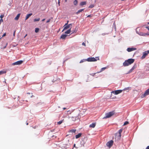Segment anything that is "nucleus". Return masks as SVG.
<instances>
[{"instance_id": "1", "label": "nucleus", "mask_w": 149, "mask_h": 149, "mask_svg": "<svg viewBox=\"0 0 149 149\" xmlns=\"http://www.w3.org/2000/svg\"><path fill=\"white\" fill-rule=\"evenodd\" d=\"M134 59L130 58L125 60L123 63V65L124 66H128L134 63Z\"/></svg>"}, {"instance_id": "2", "label": "nucleus", "mask_w": 149, "mask_h": 149, "mask_svg": "<svg viewBox=\"0 0 149 149\" xmlns=\"http://www.w3.org/2000/svg\"><path fill=\"white\" fill-rule=\"evenodd\" d=\"M95 58H97V59H96L94 57H89L87 58V59H86V61H87L88 62H92V61H96L97 60H99V57H96Z\"/></svg>"}, {"instance_id": "3", "label": "nucleus", "mask_w": 149, "mask_h": 149, "mask_svg": "<svg viewBox=\"0 0 149 149\" xmlns=\"http://www.w3.org/2000/svg\"><path fill=\"white\" fill-rule=\"evenodd\" d=\"M114 114V112L113 111H112L108 113H106L105 114V116L104 118H109L112 116H113Z\"/></svg>"}, {"instance_id": "4", "label": "nucleus", "mask_w": 149, "mask_h": 149, "mask_svg": "<svg viewBox=\"0 0 149 149\" xmlns=\"http://www.w3.org/2000/svg\"><path fill=\"white\" fill-rule=\"evenodd\" d=\"M71 26H72V24H70L68 25V23H66L63 26L64 28L62 31H63L64 30L67 29L71 27Z\"/></svg>"}, {"instance_id": "5", "label": "nucleus", "mask_w": 149, "mask_h": 149, "mask_svg": "<svg viewBox=\"0 0 149 149\" xmlns=\"http://www.w3.org/2000/svg\"><path fill=\"white\" fill-rule=\"evenodd\" d=\"M123 91V90H116V91H112L111 92V93H114L115 95H118V94L121 93Z\"/></svg>"}, {"instance_id": "6", "label": "nucleus", "mask_w": 149, "mask_h": 149, "mask_svg": "<svg viewBox=\"0 0 149 149\" xmlns=\"http://www.w3.org/2000/svg\"><path fill=\"white\" fill-rule=\"evenodd\" d=\"M113 140H111L108 142L106 144L107 146L109 147H111L113 145Z\"/></svg>"}, {"instance_id": "7", "label": "nucleus", "mask_w": 149, "mask_h": 149, "mask_svg": "<svg viewBox=\"0 0 149 149\" xmlns=\"http://www.w3.org/2000/svg\"><path fill=\"white\" fill-rule=\"evenodd\" d=\"M23 61L22 60L19 61L12 64L13 65H20L23 63Z\"/></svg>"}, {"instance_id": "8", "label": "nucleus", "mask_w": 149, "mask_h": 149, "mask_svg": "<svg viewBox=\"0 0 149 149\" xmlns=\"http://www.w3.org/2000/svg\"><path fill=\"white\" fill-rule=\"evenodd\" d=\"M149 53V51L148 50L146 51H145V52H143V55L142 56V58H144L145 57L147 56L148 54Z\"/></svg>"}, {"instance_id": "9", "label": "nucleus", "mask_w": 149, "mask_h": 149, "mask_svg": "<svg viewBox=\"0 0 149 149\" xmlns=\"http://www.w3.org/2000/svg\"><path fill=\"white\" fill-rule=\"evenodd\" d=\"M149 94V88L147 89L145 92V93L142 95V97H144L146 95Z\"/></svg>"}, {"instance_id": "10", "label": "nucleus", "mask_w": 149, "mask_h": 149, "mask_svg": "<svg viewBox=\"0 0 149 149\" xmlns=\"http://www.w3.org/2000/svg\"><path fill=\"white\" fill-rule=\"evenodd\" d=\"M136 49L135 48H133V47H129L127 49V51L129 52H131V51H134L135 50H136Z\"/></svg>"}, {"instance_id": "11", "label": "nucleus", "mask_w": 149, "mask_h": 149, "mask_svg": "<svg viewBox=\"0 0 149 149\" xmlns=\"http://www.w3.org/2000/svg\"><path fill=\"white\" fill-rule=\"evenodd\" d=\"M135 66L134 65L132 68L129 71H128L127 73L126 74H128L129 73H131L133 70H134V69L135 68Z\"/></svg>"}, {"instance_id": "12", "label": "nucleus", "mask_w": 149, "mask_h": 149, "mask_svg": "<svg viewBox=\"0 0 149 149\" xmlns=\"http://www.w3.org/2000/svg\"><path fill=\"white\" fill-rule=\"evenodd\" d=\"M70 118L73 121H75L76 120L78 119V117H71L69 118Z\"/></svg>"}, {"instance_id": "13", "label": "nucleus", "mask_w": 149, "mask_h": 149, "mask_svg": "<svg viewBox=\"0 0 149 149\" xmlns=\"http://www.w3.org/2000/svg\"><path fill=\"white\" fill-rule=\"evenodd\" d=\"M123 131V129H120L118 131V136L119 138H120L121 136V133Z\"/></svg>"}, {"instance_id": "14", "label": "nucleus", "mask_w": 149, "mask_h": 149, "mask_svg": "<svg viewBox=\"0 0 149 149\" xmlns=\"http://www.w3.org/2000/svg\"><path fill=\"white\" fill-rule=\"evenodd\" d=\"M138 34L141 36H146L147 33H143V32H139L138 33Z\"/></svg>"}, {"instance_id": "15", "label": "nucleus", "mask_w": 149, "mask_h": 149, "mask_svg": "<svg viewBox=\"0 0 149 149\" xmlns=\"http://www.w3.org/2000/svg\"><path fill=\"white\" fill-rule=\"evenodd\" d=\"M67 36V35L63 34L61 36L60 38L63 39H64L66 38Z\"/></svg>"}, {"instance_id": "16", "label": "nucleus", "mask_w": 149, "mask_h": 149, "mask_svg": "<svg viewBox=\"0 0 149 149\" xmlns=\"http://www.w3.org/2000/svg\"><path fill=\"white\" fill-rule=\"evenodd\" d=\"M96 125V123H92L89 125L90 127L94 128Z\"/></svg>"}, {"instance_id": "17", "label": "nucleus", "mask_w": 149, "mask_h": 149, "mask_svg": "<svg viewBox=\"0 0 149 149\" xmlns=\"http://www.w3.org/2000/svg\"><path fill=\"white\" fill-rule=\"evenodd\" d=\"M82 135L81 133H80L75 136L76 139H78Z\"/></svg>"}, {"instance_id": "18", "label": "nucleus", "mask_w": 149, "mask_h": 149, "mask_svg": "<svg viewBox=\"0 0 149 149\" xmlns=\"http://www.w3.org/2000/svg\"><path fill=\"white\" fill-rule=\"evenodd\" d=\"M20 13L18 14L17 15L16 17L15 18V20H17L20 17Z\"/></svg>"}, {"instance_id": "19", "label": "nucleus", "mask_w": 149, "mask_h": 149, "mask_svg": "<svg viewBox=\"0 0 149 149\" xmlns=\"http://www.w3.org/2000/svg\"><path fill=\"white\" fill-rule=\"evenodd\" d=\"M32 15V13H29L26 16V18L25 19V20H26L30 16H31Z\"/></svg>"}, {"instance_id": "20", "label": "nucleus", "mask_w": 149, "mask_h": 149, "mask_svg": "<svg viewBox=\"0 0 149 149\" xmlns=\"http://www.w3.org/2000/svg\"><path fill=\"white\" fill-rule=\"evenodd\" d=\"M86 1L81 2L80 3V5L81 6H82L86 5Z\"/></svg>"}, {"instance_id": "21", "label": "nucleus", "mask_w": 149, "mask_h": 149, "mask_svg": "<svg viewBox=\"0 0 149 149\" xmlns=\"http://www.w3.org/2000/svg\"><path fill=\"white\" fill-rule=\"evenodd\" d=\"M71 31V28L67 30L66 31H65V34H70Z\"/></svg>"}, {"instance_id": "22", "label": "nucleus", "mask_w": 149, "mask_h": 149, "mask_svg": "<svg viewBox=\"0 0 149 149\" xmlns=\"http://www.w3.org/2000/svg\"><path fill=\"white\" fill-rule=\"evenodd\" d=\"M84 10V9H81L80 10H78L77 12H76V14H78L79 13H80L81 12L83 11Z\"/></svg>"}, {"instance_id": "23", "label": "nucleus", "mask_w": 149, "mask_h": 149, "mask_svg": "<svg viewBox=\"0 0 149 149\" xmlns=\"http://www.w3.org/2000/svg\"><path fill=\"white\" fill-rule=\"evenodd\" d=\"M76 131V130L75 129H72L70 130L69 131V132H72V133H75Z\"/></svg>"}, {"instance_id": "24", "label": "nucleus", "mask_w": 149, "mask_h": 149, "mask_svg": "<svg viewBox=\"0 0 149 149\" xmlns=\"http://www.w3.org/2000/svg\"><path fill=\"white\" fill-rule=\"evenodd\" d=\"M6 71H0V75L4 73H6Z\"/></svg>"}, {"instance_id": "25", "label": "nucleus", "mask_w": 149, "mask_h": 149, "mask_svg": "<svg viewBox=\"0 0 149 149\" xmlns=\"http://www.w3.org/2000/svg\"><path fill=\"white\" fill-rule=\"evenodd\" d=\"M73 3H74V5H75V6L77 5L78 3L77 1V0H75L73 2Z\"/></svg>"}, {"instance_id": "26", "label": "nucleus", "mask_w": 149, "mask_h": 149, "mask_svg": "<svg viewBox=\"0 0 149 149\" xmlns=\"http://www.w3.org/2000/svg\"><path fill=\"white\" fill-rule=\"evenodd\" d=\"M106 68V67H104V68H102L101 69L100 71L99 72H98L97 73L100 72H102V71H103L104 70H105Z\"/></svg>"}, {"instance_id": "27", "label": "nucleus", "mask_w": 149, "mask_h": 149, "mask_svg": "<svg viewBox=\"0 0 149 149\" xmlns=\"http://www.w3.org/2000/svg\"><path fill=\"white\" fill-rule=\"evenodd\" d=\"M130 88H131V87H128L126 88H125L123 90V91L127 90H129L130 89Z\"/></svg>"}, {"instance_id": "28", "label": "nucleus", "mask_w": 149, "mask_h": 149, "mask_svg": "<svg viewBox=\"0 0 149 149\" xmlns=\"http://www.w3.org/2000/svg\"><path fill=\"white\" fill-rule=\"evenodd\" d=\"M40 20V18H36L34 19V21L35 22L36 21H38Z\"/></svg>"}, {"instance_id": "29", "label": "nucleus", "mask_w": 149, "mask_h": 149, "mask_svg": "<svg viewBox=\"0 0 149 149\" xmlns=\"http://www.w3.org/2000/svg\"><path fill=\"white\" fill-rule=\"evenodd\" d=\"M39 30V29L38 28H36L35 30V32L36 33H38Z\"/></svg>"}, {"instance_id": "30", "label": "nucleus", "mask_w": 149, "mask_h": 149, "mask_svg": "<svg viewBox=\"0 0 149 149\" xmlns=\"http://www.w3.org/2000/svg\"><path fill=\"white\" fill-rule=\"evenodd\" d=\"M94 5L91 4L89 6L88 8H92L94 7Z\"/></svg>"}, {"instance_id": "31", "label": "nucleus", "mask_w": 149, "mask_h": 149, "mask_svg": "<svg viewBox=\"0 0 149 149\" xmlns=\"http://www.w3.org/2000/svg\"><path fill=\"white\" fill-rule=\"evenodd\" d=\"M85 61H86V59H82V60H81V61L80 62V63H81L83 62H84Z\"/></svg>"}, {"instance_id": "32", "label": "nucleus", "mask_w": 149, "mask_h": 149, "mask_svg": "<svg viewBox=\"0 0 149 149\" xmlns=\"http://www.w3.org/2000/svg\"><path fill=\"white\" fill-rule=\"evenodd\" d=\"M62 120H60L59 121L57 122V124L58 125H60L62 123Z\"/></svg>"}, {"instance_id": "33", "label": "nucleus", "mask_w": 149, "mask_h": 149, "mask_svg": "<svg viewBox=\"0 0 149 149\" xmlns=\"http://www.w3.org/2000/svg\"><path fill=\"white\" fill-rule=\"evenodd\" d=\"M128 123H129V122H128V121H125L123 125H126Z\"/></svg>"}, {"instance_id": "34", "label": "nucleus", "mask_w": 149, "mask_h": 149, "mask_svg": "<svg viewBox=\"0 0 149 149\" xmlns=\"http://www.w3.org/2000/svg\"><path fill=\"white\" fill-rule=\"evenodd\" d=\"M113 25L114 26V29L115 30V31H116V26L115 22L113 23Z\"/></svg>"}, {"instance_id": "35", "label": "nucleus", "mask_w": 149, "mask_h": 149, "mask_svg": "<svg viewBox=\"0 0 149 149\" xmlns=\"http://www.w3.org/2000/svg\"><path fill=\"white\" fill-rule=\"evenodd\" d=\"M96 73H92V74H90V75H92L93 76H94V75L95 74H96Z\"/></svg>"}, {"instance_id": "36", "label": "nucleus", "mask_w": 149, "mask_h": 149, "mask_svg": "<svg viewBox=\"0 0 149 149\" xmlns=\"http://www.w3.org/2000/svg\"><path fill=\"white\" fill-rule=\"evenodd\" d=\"M51 20V19H48V20H47V21L46 22L47 23H48V22H50Z\"/></svg>"}, {"instance_id": "37", "label": "nucleus", "mask_w": 149, "mask_h": 149, "mask_svg": "<svg viewBox=\"0 0 149 149\" xmlns=\"http://www.w3.org/2000/svg\"><path fill=\"white\" fill-rule=\"evenodd\" d=\"M6 33H4L2 35V37H1V38H2L3 37L5 36L6 35Z\"/></svg>"}, {"instance_id": "38", "label": "nucleus", "mask_w": 149, "mask_h": 149, "mask_svg": "<svg viewBox=\"0 0 149 149\" xmlns=\"http://www.w3.org/2000/svg\"><path fill=\"white\" fill-rule=\"evenodd\" d=\"M4 17L3 15H1L0 16V17L2 19Z\"/></svg>"}, {"instance_id": "39", "label": "nucleus", "mask_w": 149, "mask_h": 149, "mask_svg": "<svg viewBox=\"0 0 149 149\" xmlns=\"http://www.w3.org/2000/svg\"><path fill=\"white\" fill-rule=\"evenodd\" d=\"M108 34V33H103L102 34V35L103 36H104L105 35H107Z\"/></svg>"}, {"instance_id": "40", "label": "nucleus", "mask_w": 149, "mask_h": 149, "mask_svg": "<svg viewBox=\"0 0 149 149\" xmlns=\"http://www.w3.org/2000/svg\"><path fill=\"white\" fill-rule=\"evenodd\" d=\"M3 19H0V23H1V22H3Z\"/></svg>"}, {"instance_id": "41", "label": "nucleus", "mask_w": 149, "mask_h": 149, "mask_svg": "<svg viewBox=\"0 0 149 149\" xmlns=\"http://www.w3.org/2000/svg\"><path fill=\"white\" fill-rule=\"evenodd\" d=\"M146 29H147L148 30V31H149V26H146Z\"/></svg>"}, {"instance_id": "42", "label": "nucleus", "mask_w": 149, "mask_h": 149, "mask_svg": "<svg viewBox=\"0 0 149 149\" xmlns=\"http://www.w3.org/2000/svg\"><path fill=\"white\" fill-rule=\"evenodd\" d=\"M82 45H84L85 46L86 45H85V44L84 42H83L82 43Z\"/></svg>"}, {"instance_id": "43", "label": "nucleus", "mask_w": 149, "mask_h": 149, "mask_svg": "<svg viewBox=\"0 0 149 149\" xmlns=\"http://www.w3.org/2000/svg\"><path fill=\"white\" fill-rule=\"evenodd\" d=\"M15 31L13 32V35L14 36H15Z\"/></svg>"}, {"instance_id": "44", "label": "nucleus", "mask_w": 149, "mask_h": 149, "mask_svg": "<svg viewBox=\"0 0 149 149\" xmlns=\"http://www.w3.org/2000/svg\"><path fill=\"white\" fill-rule=\"evenodd\" d=\"M72 31V32L71 33V34H72V33H75L76 32V31Z\"/></svg>"}, {"instance_id": "45", "label": "nucleus", "mask_w": 149, "mask_h": 149, "mask_svg": "<svg viewBox=\"0 0 149 149\" xmlns=\"http://www.w3.org/2000/svg\"><path fill=\"white\" fill-rule=\"evenodd\" d=\"M60 2L59 1V0H58V4L59 6H60Z\"/></svg>"}, {"instance_id": "46", "label": "nucleus", "mask_w": 149, "mask_h": 149, "mask_svg": "<svg viewBox=\"0 0 149 149\" xmlns=\"http://www.w3.org/2000/svg\"><path fill=\"white\" fill-rule=\"evenodd\" d=\"M146 149H149V146L146 148Z\"/></svg>"}, {"instance_id": "47", "label": "nucleus", "mask_w": 149, "mask_h": 149, "mask_svg": "<svg viewBox=\"0 0 149 149\" xmlns=\"http://www.w3.org/2000/svg\"><path fill=\"white\" fill-rule=\"evenodd\" d=\"M91 17V15H88L87 17Z\"/></svg>"}, {"instance_id": "48", "label": "nucleus", "mask_w": 149, "mask_h": 149, "mask_svg": "<svg viewBox=\"0 0 149 149\" xmlns=\"http://www.w3.org/2000/svg\"><path fill=\"white\" fill-rule=\"evenodd\" d=\"M67 59H65V60H64V61H63V63H64V62H65V61H67Z\"/></svg>"}, {"instance_id": "49", "label": "nucleus", "mask_w": 149, "mask_h": 149, "mask_svg": "<svg viewBox=\"0 0 149 149\" xmlns=\"http://www.w3.org/2000/svg\"><path fill=\"white\" fill-rule=\"evenodd\" d=\"M45 19H43L42 20V21H45Z\"/></svg>"}, {"instance_id": "50", "label": "nucleus", "mask_w": 149, "mask_h": 149, "mask_svg": "<svg viewBox=\"0 0 149 149\" xmlns=\"http://www.w3.org/2000/svg\"><path fill=\"white\" fill-rule=\"evenodd\" d=\"M149 35V33H147L146 36Z\"/></svg>"}, {"instance_id": "51", "label": "nucleus", "mask_w": 149, "mask_h": 149, "mask_svg": "<svg viewBox=\"0 0 149 149\" xmlns=\"http://www.w3.org/2000/svg\"><path fill=\"white\" fill-rule=\"evenodd\" d=\"M66 109V108H65V107H64V108H63V110H65V109Z\"/></svg>"}, {"instance_id": "52", "label": "nucleus", "mask_w": 149, "mask_h": 149, "mask_svg": "<svg viewBox=\"0 0 149 149\" xmlns=\"http://www.w3.org/2000/svg\"><path fill=\"white\" fill-rule=\"evenodd\" d=\"M75 144H74V147H75Z\"/></svg>"}, {"instance_id": "53", "label": "nucleus", "mask_w": 149, "mask_h": 149, "mask_svg": "<svg viewBox=\"0 0 149 149\" xmlns=\"http://www.w3.org/2000/svg\"><path fill=\"white\" fill-rule=\"evenodd\" d=\"M136 32L137 33H139L137 31H136Z\"/></svg>"}, {"instance_id": "54", "label": "nucleus", "mask_w": 149, "mask_h": 149, "mask_svg": "<svg viewBox=\"0 0 149 149\" xmlns=\"http://www.w3.org/2000/svg\"><path fill=\"white\" fill-rule=\"evenodd\" d=\"M27 35V34L24 37V38H25L26 36Z\"/></svg>"}, {"instance_id": "55", "label": "nucleus", "mask_w": 149, "mask_h": 149, "mask_svg": "<svg viewBox=\"0 0 149 149\" xmlns=\"http://www.w3.org/2000/svg\"><path fill=\"white\" fill-rule=\"evenodd\" d=\"M33 95H32L31 96V97H33Z\"/></svg>"}, {"instance_id": "56", "label": "nucleus", "mask_w": 149, "mask_h": 149, "mask_svg": "<svg viewBox=\"0 0 149 149\" xmlns=\"http://www.w3.org/2000/svg\"><path fill=\"white\" fill-rule=\"evenodd\" d=\"M27 94H30V93H27Z\"/></svg>"}, {"instance_id": "57", "label": "nucleus", "mask_w": 149, "mask_h": 149, "mask_svg": "<svg viewBox=\"0 0 149 149\" xmlns=\"http://www.w3.org/2000/svg\"><path fill=\"white\" fill-rule=\"evenodd\" d=\"M26 125H28V123H26Z\"/></svg>"}, {"instance_id": "58", "label": "nucleus", "mask_w": 149, "mask_h": 149, "mask_svg": "<svg viewBox=\"0 0 149 149\" xmlns=\"http://www.w3.org/2000/svg\"><path fill=\"white\" fill-rule=\"evenodd\" d=\"M69 22V21H67V23H68V22Z\"/></svg>"}, {"instance_id": "59", "label": "nucleus", "mask_w": 149, "mask_h": 149, "mask_svg": "<svg viewBox=\"0 0 149 149\" xmlns=\"http://www.w3.org/2000/svg\"><path fill=\"white\" fill-rule=\"evenodd\" d=\"M6 46L5 47H4V48H5L6 47Z\"/></svg>"}, {"instance_id": "60", "label": "nucleus", "mask_w": 149, "mask_h": 149, "mask_svg": "<svg viewBox=\"0 0 149 149\" xmlns=\"http://www.w3.org/2000/svg\"><path fill=\"white\" fill-rule=\"evenodd\" d=\"M148 24L149 25V22L148 23Z\"/></svg>"}, {"instance_id": "61", "label": "nucleus", "mask_w": 149, "mask_h": 149, "mask_svg": "<svg viewBox=\"0 0 149 149\" xmlns=\"http://www.w3.org/2000/svg\"><path fill=\"white\" fill-rule=\"evenodd\" d=\"M65 1L66 2L67 1V0H65Z\"/></svg>"}]
</instances>
